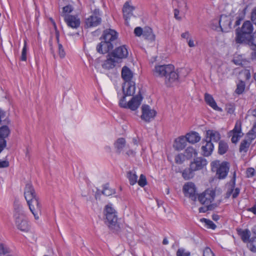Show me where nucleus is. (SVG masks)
Wrapping results in <instances>:
<instances>
[{
    "label": "nucleus",
    "mask_w": 256,
    "mask_h": 256,
    "mask_svg": "<svg viewBox=\"0 0 256 256\" xmlns=\"http://www.w3.org/2000/svg\"><path fill=\"white\" fill-rule=\"evenodd\" d=\"M16 224L18 229L22 232H28L30 230V226L26 216L22 218L15 219Z\"/></svg>",
    "instance_id": "obj_21"
},
{
    "label": "nucleus",
    "mask_w": 256,
    "mask_h": 256,
    "mask_svg": "<svg viewBox=\"0 0 256 256\" xmlns=\"http://www.w3.org/2000/svg\"><path fill=\"white\" fill-rule=\"evenodd\" d=\"M232 20L230 16L226 14H222L218 21L220 30L224 32H230L232 28Z\"/></svg>",
    "instance_id": "obj_11"
},
{
    "label": "nucleus",
    "mask_w": 256,
    "mask_h": 256,
    "mask_svg": "<svg viewBox=\"0 0 256 256\" xmlns=\"http://www.w3.org/2000/svg\"><path fill=\"white\" fill-rule=\"evenodd\" d=\"M207 160L202 157H198L194 158L193 162H190V166L195 171L202 170L207 164Z\"/></svg>",
    "instance_id": "obj_17"
},
{
    "label": "nucleus",
    "mask_w": 256,
    "mask_h": 256,
    "mask_svg": "<svg viewBox=\"0 0 256 256\" xmlns=\"http://www.w3.org/2000/svg\"><path fill=\"white\" fill-rule=\"evenodd\" d=\"M229 146L224 140H221L218 142V153L220 155H223L227 152Z\"/></svg>",
    "instance_id": "obj_31"
},
{
    "label": "nucleus",
    "mask_w": 256,
    "mask_h": 256,
    "mask_svg": "<svg viewBox=\"0 0 256 256\" xmlns=\"http://www.w3.org/2000/svg\"><path fill=\"white\" fill-rule=\"evenodd\" d=\"M14 217L15 219L22 218L25 216V214L22 205L18 200H15L14 204Z\"/></svg>",
    "instance_id": "obj_19"
},
{
    "label": "nucleus",
    "mask_w": 256,
    "mask_h": 256,
    "mask_svg": "<svg viewBox=\"0 0 256 256\" xmlns=\"http://www.w3.org/2000/svg\"><path fill=\"white\" fill-rule=\"evenodd\" d=\"M214 253L209 248H206L203 252V256H214Z\"/></svg>",
    "instance_id": "obj_55"
},
{
    "label": "nucleus",
    "mask_w": 256,
    "mask_h": 256,
    "mask_svg": "<svg viewBox=\"0 0 256 256\" xmlns=\"http://www.w3.org/2000/svg\"><path fill=\"white\" fill-rule=\"evenodd\" d=\"M123 96L120 100L119 106L125 108H129L134 111L140 106L143 97L140 90L138 94L134 96L136 90L134 82H124L122 85Z\"/></svg>",
    "instance_id": "obj_1"
},
{
    "label": "nucleus",
    "mask_w": 256,
    "mask_h": 256,
    "mask_svg": "<svg viewBox=\"0 0 256 256\" xmlns=\"http://www.w3.org/2000/svg\"><path fill=\"white\" fill-rule=\"evenodd\" d=\"M236 172H234L233 176L230 182V188L226 192V195L228 196H229L232 194L234 188L236 186Z\"/></svg>",
    "instance_id": "obj_40"
},
{
    "label": "nucleus",
    "mask_w": 256,
    "mask_h": 256,
    "mask_svg": "<svg viewBox=\"0 0 256 256\" xmlns=\"http://www.w3.org/2000/svg\"><path fill=\"white\" fill-rule=\"evenodd\" d=\"M252 232L253 236L252 238H256V226H254L252 229Z\"/></svg>",
    "instance_id": "obj_64"
},
{
    "label": "nucleus",
    "mask_w": 256,
    "mask_h": 256,
    "mask_svg": "<svg viewBox=\"0 0 256 256\" xmlns=\"http://www.w3.org/2000/svg\"><path fill=\"white\" fill-rule=\"evenodd\" d=\"M120 62L116 58L111 56L110 54L108 53L106 56V60L102 64V67L106 70H110L116 66V64Z\"/></svg>",
    "instance_id": "obj_16"
},
{
    "label": "nucleus",
    "mask_w": 256,
    "mask_h": 256,
    "mask_svg": "<svg viewBox=\"0 0 256 256\" xmlns=\"http://www.w3.org/2000/svg\"><path fill=\"white\" fill-rule=\"evenodd\" d=\"M232 134H240L242 132L241 124L236 122L234 129L230 132Z\"/></svg>",
    "instance_id": "obj_50"
},
{
    "label": "nucleus",
    "mask_w": 256,
    "mask_h": 256,
    "mask_svg": "<svg viewBox=\"0 0 256 256\" xmlns=\"http://www.w3.org/2000/svg\"><path fill=\"white\" fill-rule=\"evenodd\" d=\"M251 20L252 22L256 25V8H254L252 12Z\"/></svg>",
    "instance_id": "obj_60"
},
{
    "label": "nucleus",
    "mask_w": 256,
    "mask_h": 256,
    "mask_svg": "<svg viewBox=\"0 0 256 256\" xmlns=\"http://www.w3.org/2000/svg\"><path fill=\"white\" fill-rule=\"evenodd\" d=\"M122 78L124 80V82H133L132 78L134 76L132 72L127 66H124L122 70Z\"/></svg>",
    "instance_id": "obj_20"
},
{
    "label": "nucleus",
    "mask_w": 256,
    "mask_h": 256,
    "mask_svg": "<svg viewBox=\"0 0 256 256\" xmlns=\"http://www.w3.org/2000/svg\"><path fill=\"white\" fill-rule=\"evenodd\" d=\"M186 138L188 142L193 144L198 142L200 140L199 134L194 131L186 134Z\"/></svg>",
    "instance_id": "obj_27"
},
{
    "label": "nucleus",
    "mask_w": 256,
    "mask_h": 256,
    "mask_svg": "<svg viewBox=\"0 0 256 256\" xmlns=\"http://www.w3.org/2000/svg\"><path fill=\"white\" fill-rule=\"evenodd\" d=\"M179 13L180 11L178 9L175 8L174 10V18L178 20H182V18L178 16Z\"/></svg>",
    "instance_id": "obj_62"
},
{
    "label": "nucleus",
    "mask_w": 256,
    "mask_h": 256,
    "mask_svg": "<svg viewBox=\"0 0 256 256\" xmlns=\"http://www.w3.org/2000/svg\"><path fill=\"white\" fill-rule=\"evenodd\" d=\"M26 53H27L26 43L25 42L24 44V46L22 50V56L20 58V59L22 61H26V59H27Z\"/></svg>",
    "instance_id": "obj_47"
},
{
    "label": "nucleus",
    "mask_w": 256,
    "mask_h": 256,
    "mask_svg": "<svg viewBox=\"0 0 256 256\" xmlns=\"http://www.w3.org/2000/svg\"><path fill=\"white\" fill-rule=\"evenodd\" d=\"M11 252L10 248L5 244L0 242V256L8 255Z\"/></svg>",
    "instance_id": "obj_39"
},
{
    "label": "nucleus",
    "mask_w": 256,
    "mask_h": 256,
    "mask_svg": "<svg viewBox=\"0 0 256 256\" xmlns=\"http://www.w3.org/2000/svg\"><path fill=\"white\" fill-rule=\"evenodd\" d=\"M204 193L206 194V199L208 203H210L214 200L216 196V192L214 190L208 189L205 190Z\"/></svg>",
    "instance_id": "obj_36"
},
{
    "label": "nucleus",
    "mask_w": 256,
    "mask_h": 256,
    "mask_svg": "<svg viewBox=\"0 0 256 256\" xmlns=\"http://www.w3.org/2000/svg\"><path fill=\"white\" fill-rule=\"evenodd\" d=\"M254 26L250 20L244 21L240 27L235 30V42L240 44L256 46V31L254 32Z\"/></svg>",
    "instance_id": "obj_2"
},
{
    "label": "nucleus",
    "mask_w": 256,
    "mask_h": 256,
    "mask_svg": "<svg viewBox=\"0 0 256 256\" xmlns=\"http://www.w3.org/2000/svg\"><path fill=\"white\" fill-rule=\"evenodd\" d=\"M200 221L204 222L208 228L215 230L216 228V226L210 220L202 218L200 219Z\"/></svg>",
    "instance_id": "obj_41"
},
{
    "label": "nucleus",
    "mask_w": 256,
    "mask_h": 256,
    "mask_svg": "<svg viewBox=\"0 0 256 256\" xmlns=\"http://www.w3.org/2000/svg\"><path fill=\"white\" fill-rule=\"evenodd\" d=\"M144 29L143 30L141 27H136L134 30V34L136 36H140L143 35Z\"/></svg>",
    "instance_id": "obj_52"
},
{
    "label": "nucleus",
    "mask_w": 256,
    "mask_h": 256,
    "mask_svg": "<svg viewBox=\"0 0 256 256\" xmlns=\"http://www.w3.org/2000/svg\"><path fill=\"white\" fill-rule=\"evenodd\" d=\"M101 12L99 8H95L92 14L84 20V28H86L96 27L102 22Z\"/></svg>",
    "instance_id": "obj_7"
},
{
    "label": "nucleus",
    "mask_w": 256,
    "mask_h": 256,
    "mask_svg": "<svg viewBox=\"0 0 256 256\" xmlns=\"http://www.w3.org/2000/svg\"><path fill=\"white\" fill-rule=\"evenodd\" d=\"M127 178L128 179L130 185H134L138 182V176L135 173L129 171L127 173Z\"/></svg>",
    "instance_id": "obj_38"
},
{
    "label": "nucleus",
    "mask_w": 256,
    "mask_h": 256,
    "mask_svg": "<svg viewBox=\"0 0 256 256\" xmlns=\"http://www.w3.org/2000/svg\"><path fill=\"white\" fill-rule=\"evenodd\" d=\"M246 174L248 178H252L255 174V170L252 168H248L246 170Z\"/></svg>",
    "instance_id": "obj_53"
},
{
    "label": "nucleus",
    "mask_w": 256,
    "mask_h": 256,
    "mask_svg": "<svg viewBox=\"0 0 256 256\" xmlns=\"http://www.w3.org/2000/svg\"><path fill=\"white\" fill-rule=\"evenodd\" d=\"M212 170L216 172V174L219 179L226 178L229 172V163L227 162H222L220 164L219 161L212 162L211 163Z\"/></svg>",
    "instance_id": "obj_6"
},
{
    "label": "nucleus",
    "mask_w": 256,
    "mask_h": 256,
    "mask_svg": "<svg viewBox=\"0 0 256 256\" xmlns=\"http://www.w3.org/2000/svg\"><path fill=\"white\" fill-rule=\"evenodd\" d=\"M206 136L208 141H213L216 142H219L221 140L220 134L217 130H208L206 131Z\"/></svg>",
    "instance_id": "obj_18"
},
{
    "label": "nucleus",
    "mask_w": 256,
    "mask_h": 256,
    "mask_svg": "<svg viewBox=\"0 0 256 256\" xmlns=\"http://www.w3.org/2000/svg\"><path fill=\"white\" fill-rule=\"evenodd\" d=\"M194 172L195 170H194V168H192L190 165V168H186L182 171V177L186 180H190L194 177Z\"/></svg>",
    "instance_id": "obj_29"
},
{
    "label": "nucleus",
    "mask_w": 256,
    "mask_h": 256,
    "mask_svg": "<svg viewBox=\"0 0 256 256\" xmlns=\"http://www.w3.org/2000/svg\"><path fill=\"white\" fill-rule=\"evenodd\" d=\"M245 88V82L242 80H240L236 85V88L235 90V92L238 94H241L244 92Z\"/></svg>",
    "instance_id": "obj_37"
},
{
    "label": "nucleus",
    "mask_w": 256,
    "mask_h": 256,
    "mask_svg": "<svg viewBox=\"0 0 256 256\" xmlns=\"http://www.w3.org/2000/svg\"><path fill=\"white\" fill-rule=\"evenodd\" d=\"M178 8L181 9L182 10L186 12L188 10L186 0H178Z\"/></svg>",
    "instance_id": "obj_44"
},
{
    "label": "nucleus",
    "mask_w": 256,
    "mask_h": 256,
    "mask_svg": "<svg viewBox=\"0 0 256 256\" xmlns=\"http://www.w3.org/2000/svg\"><path fill=\"white\" fill-rule=\"evenodd\" d=\"M240 192V188H234V192H232V197L236 198L238 197Z\"/></svg>",
    "instance_id": "obj_61"
},
{
    "label": "nucleus",
    "mask_w": 256,
    "mask_h": 256,
    "mask_svg": "<svg viewBox=\"0 0 256 256\" xmlns=\"http://www.w3.org/2000/svg\"><path fill=\"white\" fill-rule=\"evenodd\" d=\"M153 74L155 76L165 77V84L168 87L177 82L179 78L178 72L174 71V66L171 64L156 66Z\"/></svg>",
    "instance_id": "obj_4"
},
{
    "label": "nucleus",
    "mask_w": 256,
    "mask_h": 256,
    "mask_svg": "<svg viewBox=\"0 0 256 256\" xmlns=\"http://www.w3.org/2000/svg\"><path fill=\"white\" fill-rule=\"evenodd\" d=\"M206 144L204 146H202V154L204 156H210L214 150V144L212 142L208 141L207 140H204Z\"/></svg>",
    "instance_id": "obj_25"
},
{
    "label": "nucleus",
    "mask_w": 256,
    "mask_h": 256,
    "mask_svg": "<svg viewBox=\"0 0 256 256\" xmlns=\"http://www.w3.org/2000/svg\"><path fill=\"white\" fill-rule=\"evenodd\" d=\"M196 188L192 182H188L183 186V192L186 197L190 198L192 200L196 202L197 199L196 194Z\"/></svg>",
    "instance_id": "obj_10"
},
{
    "label": "nucleus",
    "mask_w": 256,
    "mask_h": 256,
    "mask_svg": "<svg viewBox=\"0 0 256 256\" xmlns=\"http://www.w3.org/2000/svg\"><path fill=\"white\" fill-rule=\"evenodd\" d=\"M58 54L60 58H64L66 54L63 48L62 45L61 44H58Z\"/></svg>",
    "instance_id": "obj_54"
},
{
    "label": "nucleus",
    "mask_w": 256,
    "mask_h": 256,
    "mask_svg": "<svg viewBox=\"0 0 256 256\" xmlns=\"http://www.w3.org/2000/svg\"><path fill=\"white\" fill-rule=\"evenodd\" d=\"M118 33L115 30L108 28L103 31L100 40L110 42L113 45L116 46L118 44Z\"/></svg>",
    "instance_id": "obj_8"
},
{
    "label": "nucleus",
    "mask_w": 256,
    "mask_h": 256,
    "mask_svg": "<svg viewBox=\"0 0 256 256\" xmlns=\"http://www.w3.org/2000/svg\"><path fill=\"white\" fill-rule=\"evenodd\" d=\"M130 2H126L122 8L123 16L127 24L130 18L132 16H134L133 14V11L136 9L135 6H130Z\"/></svg>",
    "instance_id": "obj_14"
},
{
    "label": "nucleus",
    "mask_w": 256,
    "mask_h": 256,
    "mask_svg": "<svg viewBox=\"0 0 256 256\" xmlns=\"http://www.w3.org/2000/svg\"><path fill=\"white\" fill-rule=\"evenodd\" d=\"M184 156L188 159H190L194 156H196L197 154V152L192 147H188L184 152Z\"/></svg>",
    "instance_id": "obj_34"
},
{
    "label": "nucleus",
    "mask_w": 256,
    "mask_h": 256,
    "mask_svg": "<svg viewBox=\"0 0 256 256\" xmlns=\"http://www.w3.org/2000/svg\"><path fill=\"white\" fill-rule=\"evenodd\" d=\"M73 10L72 7L71 5H67L62 8V13L64 14V16L66 15V14L70 13Z\"/></svg>",
    "instance_id": "obj_51"
},
{
    "label": "nucleus",
    "mask_w": 256,
    "mask_h": 256,
    "mask_svg": "<svg viewBox=\"0 0 256 256\" xmlns=\"http://www.w3.org/2000/svg\"><path fill=\"white\" fill-rule=\"evenodd\" d=\"M64 20L68 26L70 28L76 29L80 26V19L75 16L65 15Z\"/></svg>",
    "instance_id": "obj_15"
},
{
    "label": "nucleus",
    "mask_w": 256,
    "mask_h": 256,
    "mask_svg": "<svg viewBox=\"0 0 256 256\" xmlns=\"http://www.w3.org/2000/svg\"><path fill=\"white\" fill-rule=\"evenodd\" d=\"M247 210L252 212L254 214H256V202L252 208H248Z\"/></svg>",
    "instance_id": "obj_63"
},
{
    "label": "nucleus",
    "mask_w": 256,
    "mask_h": 256,
    "mask_svg": "<svg viewBox=\"0 0 256 256\" xmlns=\"http://www.w3.org/2000/svg\"><path fill=\"white\" fill-rule=\"evenodd\" d=\"M246 8H245L238 14V16L236 17V20L234 26V28L238 26L240 24L242 21L244 20L246 16Z\"/></svg>",
    "instance_id": "obj_33"
},
{
    "label": "nucleus",
    "mask_w": 256,
    "mask_h": 256,
    "mask_svg": "<svg viewBox=\"0 0 256 256\" xmlns=\"http://www.w3.org/2000/svg\"><path fill=\"white\" fill-rule=\"evenodd\" d=\"M240 138V136L239 134H233L232 138H231V141L233 144H236Z\"/></svg>",
    "instance_id": "obj_56"
},
{
    "label": "nucleus",
    "mask_w": 256,
    "mask_h": 256,
    "mask_svg": "<svg viewBox=\"0 0 256 256\" xmlns=\"http://www.w3.org/2000/svg\"><path fill=\"white\" fill-rule=\"evenodd\" d=\"M142 112L140 118L146 122H150L154 120L156 115V112L151 109L150 106L143 104L142 106Z\"/></svg>",
    "instance_id": "obj_9"
},
{
    "label": "nucleus",
    "mask_w": 256,
    "mask_h": 256,
    "mask_svg": "<svg viewBox=\"0 0 256 256\" xmlns=\"http://www.w3.org/2000/svg\"><path fill=\"white\" fill-rule=\"evenodd\" d=\"M204 100L207 104L212 108L214 110L222 112V108L218 107L212 96L208 93L204 94Z\"/></svg>",
    "instance_id": "obj_23"
},
{
    "label": "nucleus",
    "mask_w": 256,
    "mask_h": 256,
    "mask_svg": "<svg viewBox=\"0 0 256 256\" xmlns=\"http://www.w3.org/2000/svg\"><path fill=\"white\" fill-rule=\"evenodd\" d=\"M100 40L101 42L97 44L96 47V50L100 54H108V53H110L114 47L116 46L110 42H108L104 40Z\"/></svg>",
    "instance_id": "obj_13"
},
{
    "label": "nucleus",
    "mask_w": 256,
    "mask_h": 256,
    "mask_svg": "<svg viewBox=\"0 0 256 256\" xmlns=\"http://www.w3.org/2000/svg\"><path fill=\"white\" fill-rule=\"evenodd\" d=\"M126 141L124 138H120L114 143V148H116V152L120 154L126 146Z\"/></svg>",
    "instance_id": "obj_30"
},
{
    "label": "nucleus",
    "mask_w": 256,
    "mask_h": 256,
    "mask_svg": "<svg viewBox=\"0 0 256 256\" xmlns=\"http://www.w3.org/2000/svg\"><path fill=\"white\" fill-rule=\"evenodd\" d=\"M187 142L186 136H180L175 140L174 146L176 150H182L186 146Z\"/></svg>",
    "instance_id": "obj_26"
},
{
    "label": "nucleus",
    "mask_w": 256,
    "mask_h": 256,
    "mask_svg": "<svg viewBox=\"0 0 256 256\" xmlns=\"http://www.w3.org/2000/svg\"><path fill=\"white\" fill-rule=\"evenodd\" d=\"M142 37L150 42H153L156 40V36L153 33L152 28L148 26L144 27Z\"/></svg>",
    "instance_id": "obj_28"
},
{
    "label": "nucleus",
    "mask_w": 256,
    "mask_h": 256,
    "mask_svg": "<svg viewBox=\"0 0 256 256\" xmlns=\"http://www.w3.org/2000/svg\"><path fill=\"white\" fill-rule=\"evenodd\" d=\"M184 154H178L175 156L174 160L176 163L178 164H182L184 161Z\"/></svg>",
    "instance_id": "obj_49"
},
{
    "label": "nucleus",
    "mask_w": 256,
    "mask_h": 256,
    "mask_svg": "<svg viewBox=\"0 0 256 256\" xmlns=\"http://www.w3.org/2000/svg\"><path fill=\"white\" fill-rule=\"evenodd\" d=\"M250 139V141L248 142L247 140H244L242 141L239 148L240 152H246L248 151V148L250 146V144L252 142Z\"/></svg>",
    "instance_id": "obj_32"
},
{
    "label": "nucleus",
    "mask_w": 256,
    "mask_h": 256,
    "mask_svg": "<svg viewBox=\"0 0 256 256\" xmlns=\"http://www.w3.org/2000/svg\"><path fill=\"white\" fill-rule=\"evenodd\" d=\"M102 194L106 196H110L115 194V190L109 187V184L106 183L103 186Z\"/></svg>",
    "instance_id": "obj_35"
},
{
    "label": "nucleus",
    "mask_w": 256,
    "mask_h": 256,
    "mask_svg": "<svg viewBox=\"0 0 256 256\" xmlns=\"http://www.w3.org/2000/svg\"><path fill=\"white\" fill-rule=\"evenodd\" d=\"M9 166L10 163L8 160H0V168H8Z\"/></svg>",
    "instance_id": "obj_57"
},
{
    "label": "nucleus",
    "mask_w": 256,
    "mask_h": 256,
    "mask_svg": "<svg viewBox=\"0 0 256 256\" xmlns=\"http://www.w3.org/2000/svg\"><path fill=\"white\" fill-rule=\"evenodd\" d=\"M106 216L105 223L113 232L118 234L120 232V224L118 222V217L116 210L109 204L105 206L104 210Z\"/></svg>",
    "instance_id": "obj_5"
},
{
    "label": "nucleus",
    "mask_w": 256,
    "mask_h": 256,
    "mask_svg": "<svg viewBox=\"0 0 256 256\" xmlns=\"http://www.w3.org/2000/svg\"><path fill=\"white\" fill-rule=\"evenodd\" d=\"M111 56L116 58L120 62L123 58H126L128 56L127 48L125 45L116 47L110 52Z\"/></svg>",
    "instance_id": "obj_12"
},
{
    "label": "nucleus",
    "mask_w": 256,
    "mask_h": 256,
    "mask_svg": "<svg viewBox=\"0 0 256 256\" xmlns=\"http://www.w3.org/2000/svg\"><path fill=\"white\" fill-rule=\"evenodd\" d=\"M24 196L34 218L39 219V216L41 214L42 212V204L32 184H26L24 190Z\"/></svg>",
    "instance_id": "obj_3"
},
{
    "label": "nucleus",
    "mask_w": 256,
    "mask_h": 256,
    "mask_svg": "<svg viewBox=\"0 0 256 256\" xmlns=\"http://www.w3.org/2000/svg\"><path fill=\"white\" fill-rule=\"evenodd\" d=\"M190 252H186L185 250L182 248H178L176 252V256H190Z\"/></svg>",
    "instance_id": "obj_48"
},
{
    "label": "nucleus",
    "mask_w": 256,
    "mask_h": 256,
    "mask_svg": "<svg viewBox=\"0 0 256 256\" xmlns=\"http://www.w3.org/2000/svg\"><path fill=\"white\" fill-rule=\"evenodd\" d=\"M6 146V138H0V149L4 150Z\"/></svg>",
    "instance_id": "obj_58"
},
{
    "label": "nucleus",
    "mask_w": 256,
    "mask_h": 256,
    "mask_svg": "<svg viewBox=\"0 0 256 256\" xmlns=\"http://www.w3.org/2000/svg\"><path fill=\"white\" fill-rule=\"evenodd\" d=\"M5 115V112L0 110V124L2 120V118ZM10 130L8 126L6 125H4L0 127V138H6L10 134Z\"/></svg>",
    "instance_id": "obj_22"
},
{
    "label": "nucleus",
    "mask_w": 256,
    "mask_h": 256,
    "mask_svg": "<svg viewBox=\"0 0 256 256\" xmlns=\"http://www.w3.org/2000/svg\"><path fill=\"white\" fill-rule=\"evenodd\" d=\"M137 182L138 185L141 187L144 186L147 184V181L146 176L143 174H141L140 176L139 180Z\"/></svg>",
    "instance_id": "obj_45"
},
{
    "label": "nucleus",
    "mask_w": 256,
    "mask_h": 256,
    "mask_svg": "<svg viewBox=\"0 0 256 256\" xmlns=\"http://www.w3.org/2000/svg\"><path fill=\"white\" fill-rule=\"evenodd\" d=\"M252 52L251 53V59L252 60L256 61V46H250Z\"/></svg>",
    "instance_id": "obj_59"
},
{
    "label": "nucleus",
    "mask_w": 256,
    "mask_h": 256,
    "mask_svg": "<svg viewBox=\"0 0 256 256\" xmlns=\"http://www.w3.org/2000/svg\"><path fill=\"white\" fill-rule=\"evenodd\" d=\"M197 198L198 199V200L202 204H208L207 200L206 199V194H205V193H204V192L200 194H198L197 196Z\"/></svg>",
    "instance_id": "obj_46"
},
{
    "label": "nucleus",
    "mask_w": 256,
    "mask_h": 256,
    "mask_svg": "<svg viewBox=\"0 0 256 256\" xmlns=\"http://www.w3.org/2000/svg\"><path fill=\"white\" fill-rule=\"evenodd\" d=\"M250 250L252 252H256V238H251L250 240L248 245Z\"/></svg>",
    "instance_id": "obj_43"
},
{
    "label": "nucleus",
    "mask_w": 256,
    "mask_h": 256,
    "mask_svg": "<svg viewBox=\"0 0 256 256\" xmlns=\"http://www.w3.org/2000/svg\"><path fill=\"white\" fill-rule=\"evenodd\" d=\"M237 233L238 235L240 237L242 242L244 243H247L250 242V232L248 229L243 230L242 228H237L236 229Z\"/></svg>",
    "instance_id": "obj_24"
},
{
    "label": "nucleus",
    "mask_w": 256,
    "mask_h": 256,
    "mask_svg": "<svg viewBox=\"0 0 256 256\" xmlns=\"http://www.w3.org/2000/svg\"><path fill=\"white\" fill-rule=\"evenodd\" d=\"M248 135L249 136V138L251 140H254L256 138V122H255L252 128L248 132Z\"/></svg>",
    "instance_id": "obj_42"
}]
</instances>
